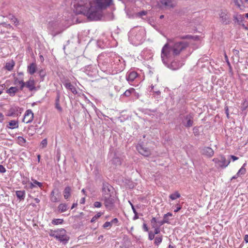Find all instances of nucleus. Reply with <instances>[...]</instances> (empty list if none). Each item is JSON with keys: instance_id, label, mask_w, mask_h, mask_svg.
I'll return each instance as SVG.
<instances>
[{"instance_id": "nucleus-16", "label": "nucleus", "mask_w": 248, "mask_h": 248, "mask_svg": "<svg viewBox=\"0 0 248 248\" xmlns=\"http://www.w3.org/2000/svg\"><path fill=\"white\" fill-rule=\"evenodd\" d=\"M214 153L213 150L210 147H205L202 150V154L208 157H211L213 156Z\"/></svg>"}, {"instance_id": "nucleus-46", "label": "nucleus", "mask_w": 248, "mask_h": 248, "mask_svg": "<svg viewBox=\"0 0 248 248\" xmlns=\"http://www.w3.org/2000/svg\"><path fill=\"white\" fill-rule=\"evenodd\" d=\"M32 181H33V183L34 184L37 185L39 187H41L43 186L42 183L38 182L36 180H34L32 179Z\"/></svg>"}, {"instance_id": "nucleus-17", "label": "nucleus", "mask_w": 248, "mask_h": 248, "mask_svg": "<svg viewBox=\"0 0 248 248\" xmlns=\"http://www.w3.org/2000/svg\"><path fill=\"white\" fill-rule=\"evenodd\" d=\"M137 76L138 74L137 72L135 71H131L127 73L126 78L128 81L133 82Z\"/></svg>"}, {"instance_id": "nucleus-61", "label": "nucleus", "mask_w": 248, "mask_h": 248, "mask_svg": "<svg viewBox=\"0 0 248 248\" xmlns=\"http://www.w3.org/2000/svg\"><path fill=\"white\" fill-rule=\"evenodd\" d=\"M244 240L246 243H248V234H246L244 236Z\"/></svg>"}, {"instance_id": "nucleus-12", "label": "nucleus", "mask_w": 248, "mask_h": 248, "mask_svg": "<svg viewBox=\"0 0 248 248\" xmlns=\"http://www.w3.org/2000/svg\"><path fill=\"white\" fill-rule=\"evenodd\" d=\"M25 87H27L30 91H36L35 81L33 78L31 77L28 81L24 82Z\"/></svg>"}, {"instance_id": "nucleus-38", "label": "nucleus", "mask_w": 248, "mask_h": 248, "mask_svg": "<svg viewBox=\"0 0 248 248\" xmlns=\"http://www.w3.org/2000/svg\"><path fill=\"white\" fill-rule=\"evenodd\" d=\"M172 214L170 213H168L163 216V220L167 221V223H170L169 217H172Z\"/></svg>"}, {"instance_id": "nucleus-6", "label": "nucleus", "mask_w": 248, "mask_h": 248, "mask_svg": "<svg viewBox=\"0 0 248 248\" xmlns=\"http://www.w3.org/2000/svg\"><path fill=\"white\" fill-rule=\"evenodd\" d=\"M65 229L61 228L58 229L56 239L63 244H66L69 240V237L66 235Z\"/></svg>"}, {"instance_id": "nucleus-62", "label": "nucleus", "mask_w": 248, "mask_h": 248, "mask_svg": "<svg viewBox=\"0 0 248 248\" xmlns=\"http://www.w3.org/2000/svg\"><path fill=\"white\" fill-rule=\"evenodd\" d=\"M134 214H135V216H134L133 219V220H136L139 218V217L138 215V213H134Z\"/></svg>"}, {"instance_id": "nucleus-45", "label": "nucleus", "mask_w": 248, "mask_h": 248, "mask_svg": "<svg viewBox=\"0 0 248 248\" xmlns=\"http://www.w3.org/2000/svg\"><path fill=\"white\" fill-rule=\"evenodd\" d=\"M111 226H112L111 223L110 222L107 221V222H106L104 224L103 227L104 228H106L107 227H111Z\"/></svg>"}, {"instance_id": "nucleus-8", "label": "nucleus", "mask_w": 248, "mask_h": 248, "mask_svg": "<svg viewBox=\"0 0 248 248\" xmlns=\"http://www.w3.org/2000/svg\"><path fill=\"white\" fill-rule=\"evenodd\" d=\"M171 59H168L167 60V64H165L166 66H167L170 69H171L172 70H176L180 68H181L182 65L184 64L183 63L180 62L178 60H174L170 63H169V60H170Z\"/></svg>"}, {"instance_id": "nucleus-24", "label": "nucleus", "mask_w": 248, "mask_h": 248, "mask_svg": "<svg viewBox=\"0 0 248 248\" xmlns=\"http://www.w3.org/2000/svg\"><path fill=\"white\" fill-rule=\"evenodd\" d=\"M36 70V65L35 63H31L28 66V72L31 74L33 75Z\"/></svg>"}, {"instance_id": "nucleus-26", "label": "nucleus", "mask_w": 248, "mask_h": 248, "mask_svg": "<svg viewBox=\"0 0 248 248\" xmlns=\"http://www.w3.org/2000/svg\"><path fill=\"white\" fill-rule=\"evenodd\" d=\"M58 208L60 213L64 212L68 209V205L66 203H61L58 206Z\"/></svg>"}, {"instance_id": "nucleus-50", "label": "nucleus", "mask_w": 248, "mask_h": 248, "mask_svg": "<svg viewBox=\"0 0 248 248\" xmlns=\"http://www.w3.org/2000/svg\"><path fill=\"white\" fill-rule=\"evenodd\" d=\"M6 171L5 168L1 165H0V172L4 173Z\"/></svg>"}, {"instance_id": "nucleus-14", "label": "nucleus", "mask_w": 248, "mask_h": 248, "mask_svg": "<svg viewBox=\"0 0 248 248\" xmlns=\"http://www.w3.org/2000/svg\"><path fill=\"white\" fill-rule=\"evenodd\" d=\"M33 118V113L31 110H27L24 115L23 121L26 123H29L32 121Z\"/></svg>"}, {"instance_id": "nucleus-20", "label": "nucleus", "mask_w": 248, "mask_h": 248, "mask_svg": "<svg viewBox=\"0 0 248 248\" xmlns=\"http://www.w3.org/2000/svg\"><path fill=\"white\" fill-rule=\"evenodd\" d=\"M61 95L59 91L57 92V95L55 99V108L59 111H62V108L60 104V99Z\"/></svg>"}, {"instance_id": "nucleus-36", "label": "nucleus", "mask_w": 248, "mask_h": 248, "mask_svg": "<svg viewBox=\"0 0 248 248\" xmlns=\"http://www.w3.org/2000/svg\"><path fill=\"white\" fill-rule=\"evenodd\" d=\"M103 213L98 212L97 214H96L94 217H93L91 220V222H93L95 221L99 217H100L102 215Z\"/></svg>"}, {"instance_id": "nucleus-43", "label": "nucleus", "mask_w": 248, "mask_h": 248, "mask_svg": "<svg viewBox=\"0 0 248 248\" xmlns=\"http://www.w3.org/2000/svg\"><path fill=\"white\" fill-rule=\"evenodd\" d=\"M102 203L99 202H95L93 203V206L95 208H100L102 206Z\"/></svg>"}, {"instance_id": "nucleus-11", "label": "nucleus", "mask_w": 248, "mask_h": 248, "mask_svg": "<svg viewBox=\"0 0 248 248\" xmlns=\"http://www.w3.org/2000/svg\"><path fill=\"white\" fill-rule=\"evenodd\" d=\"M137 149L140 154L144 156H148L151 154L150 149L145 147L143 145H138L137 146Z\"/></svg>"}, {"instance_id": "nucleus-41", "label": "nucleus", "mask_w": 248, "mask_h": 248, "mask_svg": "<svg viewBox=\"0 0 248 248\" xmlns=\"http://www.w3.org/2000/svg\"><path fill=\"white\" fill-rule=\"evenodd\" d=\"M193 37L190 35H183L180 37L181 39H193Z\"/></svg>"}, {"instance_id": "nucleus-32", "label": "nucleus", "mask_w": 248, "mask_h": 248, "mask_svg": "<svg viewBox=\"0 0 248 248\" xmlns=\"http://www.w3.org/2000/svg\"><path fill=\"white\" fill-rule=\"evenodd\" d=\"M181 196L180 194L178 193V192L176 191L174 193L170 194L169 196L171 200H174L177 198H180Z\"/></svg>"}, {"instance_id": "nucleus-44", "label": "nucleus", "mask_w": 248, "mask_h": 248, "mask_svg": "<svg viewBox=\"0 0 248 248\" xmlns=\"http://www.w3.org/2000/svg\"><path fill=\"white\" fill-rule=\"evenodd\" d=\"M155 234L152 232H149L148 238L150 240H152L155 238Z\"/></svg>"}, {"instance_id": "nucleus-40", "label": "nucleus", "mask_w": 248, "mask_h": 248, "mask_svg": "<svg viewBox=\"0 0 248 248\" xmlns=\"http://www.w3.org/2000/svg\"><path fill=\"white\" fill-rule=\"evenodd\" d=\"M58 229L56 230H50L49 232V234L50 236L56 238Z\"/></svg>"}, {"instance_id": "nucleus-58", "label": "nucleus", "mask_w": 248, "mask_h": 248, "mask_svg": "<svg viewBox=\"0 0 248 248\" xmlns=\"http://www.w3.org/2000/svg\"><path fill=\"white\" fill-rule=\"evenodd\" d=\"M34 187H35V185H34L33 183L31 182V183H29V187L30 188L32 189V188H33Z\"/></svg>"}, {"instance_id": "nucleus-35", "label": "nucleus", "mask_w": 248, "mask_h": 248, "mask_svg": "<svg viewBox=\"0 0 248 248\" xmlns=\"http://www.w3.org/2000/svg\"><path fill=\"white\" fill-rule=\"evenodd\" d=\"M135 92V90L134 88H130L128 90H127L123 94L124 95L128 97L132 93H134Z\"/></svg>"}, {"instance_id": "nucleus-3", "label": "nucleus", "mask_w": 248, "mask_h": 248, "mask_svg": "<svg viewBox=\"0 0 248 248\" xmlns=\"http://www.w3.org/2000/svg\"><path fill=\"white\" fill-rule=\"evenodd\" d=\"M128 36L130 43L135 46H138L145 40V31L143 28H134L130 30Z\"/></svg>"}, {"instance_id": "nucleus-42", "label": "nucleus", "mask_w": 248, "mask_h": 248, "mask_svg": "<svg viewBox=\"0 0 248 248\" xmlns=\"http://www.w3.org/2000/svg\"><path fill=\"white\" fill-rule=\"evenodd\" d=\"M47 144V140L46 139H45L42 140L41 143V146L42 148H45Z\"/></svg>"}, {"instance_id": "nucleus-22", "label": "nucleus", "mask_w": 248, "mask_h": 248, "mask_svg": "<svg viewBox=\"0 0 248 248\" xmlns=\"http://www.w3.org/2000/svg\"><path fill=\"white\" fill-rule=\"evenodd\" d=\"M71 188L69 186L65 187L63 191V196L65 199L68 200L71 197Z\"/></svg>"}, {"instance_id": "nucleus-2", "label": "nucleus", "mask_w": 248, "mask_h": 248, "mask_svg": "<svg viewBox=\"0 0 248 248\" xmlns=\"http://www.w3.org/2000/svg\"><path fill=\"white\" fill-rule=\"evenodd\" d=\"M189 46L186 41H173L170 40L162 48L161 57L164 64H167V60L179 55L182 51L186 49Z\"/></svg>"}, {"instance_id": "nucleus-56", "label": "nucleus", "mask_w": 248, "mask_h": 248, "mask_svg": "<svg viewBox=\"0 0 248 248\" xmlns=\"http://www.w3.org/2000/svg\"><path fill=\"white\" fill-rule=\"evenodd\" d=\"M157 220L155 218V217H153L152 218V219L151 220V224H153V223H157Z\"/></svg>"}, {"instance_id": "nucleus-54", "label": "nucleus", "mask_w": 248, "mask_h": 248, "mask_svg": "<svg viewBox=\"0 0 248 248\" xmlns=\"http://www.w3.org/2000/svg\"><path fill=\"white\" fill-rule=\"evenodd\" d=\"M4 119V116L3 114L0 112V123H2Z\"/></svg>"}, {"instance_id": "nucleus-1", "label": "nucleus", "mask_w": 248, "mask_h": 248, "mask_svg": "<svg viewBox=\"0 0 248 248\" xmlns=\"http://www.w3.org/2000/svg\"><path fill=\"white\" fill-rule=\"evenodd\" d=\"M112 2V0H74V11L94 19L97 11L109 6Z\"/></svg>"}, {"instance_id": "nucleus-19", "label": "nucleus", "mask_w": 248, "mask_h": 248, "mask_svg": "<svg viewBox=\"0 0 248 248\" xmlns=\"http://www.w3.org/2000/svg\"><path fill=\"white\" fill-rule=\"evenodd\" d=\"M19 88L17 87H11L9 89L7 90L6 93H8L10 96L13 97L15 95L16 93L18 92Z\"/></svg>"}, {"instance_id": "nucleus-31", "label": "nucleus", "mask_w": 248, "mask_h": 248, "mask_svg": "<svg viewBox=\"0 0 248 248\" xmlns=\"http://www.w3.org/2000/svg\"><path fill=\"white\" fill-rule=\"evenodd\" d=\"M18 143L21 146H24L26 142V140L23 137L18 136L17 137Z\"/></svg>"}, {"instance_id": "nucleus-27", "label": "nucleus", "mask_w": 248, "mask_h": 248, "mask_svg": "<svg viewBox=\"0 0 248 248\" xmlns=\"http://www.w3.org/2000/svg\"><path fill=\"white\" fill-rule=\"evenodd\" d=\"M246 165V163H244L242 167L240 169V170L237 172V175H239L241 176V175H244L246 172V169L245 168Z\"/></svg>"}, {"instance_id": "nucleus-53", "label": "nucleus", "mask_w": 248, "mask_h": 248, "mask_svg": "<svg viewBox=\"0 0 248 248\" xmlns=\"http://www.w3.org/2000/svg\"><path fill=\"white\" fill-rule=\"evenodd\" d=\"M143 229L145 232H148V228L145 223H143Z\"/></svg>"}, {"instance_id": "nucleus-7", "label": "nucleus", "mask_w": 248, "mask_h": 248, "mask_svg": "<svg viewBox=\"0 0 248 248\" xmlns=\"http://www.w3.org/2000/svg\"><path fill=\"white\" fill-rule=\"evenodd\" d=\"M213 161L215 162L216 166L222 168H225L230 163V160L227 161L223 155L220 156L219 158H214Z\"/></svg>"}, {"instance_id": "nucleus-15", "label": "nucleus", "mask_w": 248, "mask_h": 248, "mask_svg": "<svg viewBox=\"0 0 248 248\" xmlns=\"http://www.w3.org/2000/svg\"><path fill=\"white\" fill-rule=\"evenodd\" d=\"M19 109V107L17 106H12L7 111L6 115L9 117L16 116L17 115V112Z\"/></svg>"}, {"instance_id": "nucleus-18", "label": "nucleus", "mask_w": 248, "mask_h": 248, "mask_svg": "<svg viewBox=\"0 0 248 248\" xmlns=\"http://www.w3.org/2000/svg\"><path fill=\"white\" fill-rule=\"evenodd\" d=\"M64 85L66 89L70 90L73 94H77L78 93L76 87L70 82H66L64 84Z\"/></svg>"}, {"instance_id": "nucleus-59", "label": "nucleus", "mask_w": 248, "mask_h": 248, "mask_svg": "<svg viewBox=\"0 0 248 248\" xmlns=\"http://www.w3.org/2000/svg\"><path fill=\"white\" fill-rule=\"evenodd\" d=\"M130 204L131 205V207H132V210H133L134 213H137L136 210V209H135V207H134V206L130 202Z\"/></svg>"}, {"instance_id": "nucleus-33", "label": "nucleus", "mask_w": 248, "mask_h": 248, "mask_svg": "<svg viewBox=\"0 0 248 248\" xmlns=\"http://www.w3.org/2000/svg\"><path fill=\"white\" fill-rule=\"evenodd\" d=\"M162 241V236H157L155 237L154 244L155 245L158 246Z\"/></svg>"}, {"instance_id": "nucleus-47", "label": "nucleus", "mask_w": 248, "mask_h": 248, "mask_svg": "<svg viewBox=\"0 0 248 248\" xmlns=\"http://www.w3.org/2000/svg\"><path fill=\"white\" fill-rule=\"evenodd\" d=\"M224 57H225V61L227 63V65L229 66L230 68H231V64H230V62H229L228 57L225 53L224 54Z\"/></svg>"}, {"instance_id": "nucleus-13", "label": "nucleus", "mask_w": 248, "mask_h": 248, "mask_svg": "<svg viewBox=\"0 0 248 248\" xmlns=\"http://www.w3.org/2000/svg\"><path fill=\"white\" fill-rule=\"evenodd\" d=\"M160 2L166 9L173 8L176 4L175 2L172 0H161Z\"/></svg>"}, {"instance_id": "nucleus-48", "label": "nucleus", "mask_w": 248, "mask_h": 248, "mask_svg": "<svg viewBox=\"0 0 248 248\" xmlns=\"http://www.w3.org/2000/svg\"><path fill=\"white\" fill-rule=\"evenodd\" d=\"M34 127L33 126H31L29 128V130L28 131V132L29 133V135H33L34 133V132H33V131H31V132H30L29 131L31 130V131H32V130H34Z\"/></svg>"}, {"instance_id": "nucleus-52", "label": "nucleus", "mask_w": 248, "mask_h": 248, "mask_svg": "<svg viewBox=\"0 0 248 248\" xmlns=\"http://www.w3.org/2000/svg\"><path fill=\"white\" fill-rule=\"evenodd\" d=\"M160 232V229L159 227H157L155 228V232L154 234H157Z\"/></svg>"}, {"instance_id": "nucleus-28", "label": "nucleus", "mask_w": 248, "mask_h": 248, "mask_svg": "<svg viewBox=\"0 0 248 248\" xmlns=\"http://www.w3.org/2000/svg\"><path fill=\"white\" fill-rule=\"evenodd\" d=\"M234 21L235 22H237L238 24H240V23L243 20V17L241 15H235L233 16Z\"/></svg>"}, {"instance_id": "nucleus-57", "label": "nucleus", "mask_w": 248, "mask_h": 248, "mask_svg": "<svg viewBox=\"0 0 248 248\" xmlns=\"http://www.w3.org/2000/svg\"><path fill=\"white\" fill-rule=\"evenodd\" d=\"M230 157L232 159V160L234 161H235L236 160H237L238 159V157L234 156V155H230Z\"/></svg>"}, {"instance_id": "nucleus-4", "label": "nucleus", "mask_w": 248, "mask_h": 248, "mask_svg": "<svg viewBox=\"0 0 248 248\" xmlns=\"http://www.w3.org/2000/svg\"><path fill=\"white\" fill-rule=\"evenodd\" d=\"M101 200L104 202V204L107 210H111L114 208V203L116 201L115 195L102 196Z\"/></svg>"}, {"instance_id": "nucleus-5", "label": "nucleus", "mask_w": 248, "mask_h": 248, "mask_svg": "<svg viewBox=\"0 0 248 248\" xmlns=\"http://www.w3.org/2000/svg\"><path fill=\"white\" fill-rule=\"evenodd\" d=\"M180 119L181 120L182 124L186 128H189L194 124V114L189 113L186 115H180Z\"/></svg>"}, {"instance_id": "nucleus-34", "label": "nucleus", "mask_w": 248, "mask_h": 248, "mask_svg": "<svg viewBox=\"0 0 248 248\" xmlns=\"http://www.w3.org/2000/svg\"><path fill=\"white\" fill-rule=\"evenodd\" d=\"M63 222V219L57 218V219H53L52 220V224L55 225L62 224Z\"/></svg>"}, {"instance_id": "nucleus-37", "label": "nucleus", "mask_w": 248, "mask_h": 248, "mask_svg": "<svg viewBox=\"0 0 248 248\" xmlns=\"http://www.w3.org/2000/svg\"><path fill=\"white\" fill-rule=\"evenodd\" d=\"M9 18L16 25H17L18 21L13 15H10Z\"/></svg>"}, {"instance_id": "nucleus-25", "label": "nucleus", "mask_w": 248, "mask_h": 248, "mask_svg": "<svg viewBox=\"0 0 248 248\" xmlns=\"http://www.w3.org/2000/svg\"><path fill=\"white\" fill-rule=\"evenodd\" d=\"M7 127L10 129H14L18 127V122L16 120H12L9 122Z\"/></svg>"}, {"instance_id": "nucleus-23", "label": "nucleus", "mask_w": 248, "mask_h": 248, "mask_svg": "<svg viewBox=\"0 0 248 248\" xmlns=\"http://www.w3.org/2000/svg\"><path fill=\"white\" fill-rule=\"evenodd\" d=\"M16 193L17 198L20 201H22L25 199L26 195L25 190H17L16 191Z\"/></svg>"}, {"instance_id": "nucleus-10", "label": "nucleus", "mask_w": 248, "mask_h": 248, "mask_svg": "<svg viewBox=\"0 0 248 248\" xmlns=\"http://www.w3.org/2000/svg\"><path fill=\"white\" fill-rule=\"evenodd\" d=\"M219 16L222 23L225 25L230 24L231 22L230 18L226 10H220L219 13Z\"/></svg>"}, {"instance_id": "nucleus-64", "label": "nucleus", "mask_w": 248, "mask_h": 248, "mask_svg": "<svg viewBox=\"0 0 248 248\" xmlns=\"http://www.w3.org/2000/svg\"><path fill=\"white\" fill-rule=\"evenodd\" d=\"M181 209V207L180 206H178L176 209L174 210L175 212H177Z\"/></svg>"}, {"instance_id": "nucleus-55", "label": "nucleus", "mask_w": 248, "mask_h": 248, "mask_svg": "<svg viewBox=\"0 0 248 248\" xmlns=\"http://www.w3.org/2000/svg\"><path fill=\"white\" fill-rule=\"evenodd\" d=\"M118 222V220L117 218H115L114 219H113L110 222L111 223V224H113V223H117Z\"/></svg>"}, {"instance_id": "nucleus-63", "label": "nucleus", "mask_w": 248, "mask_h": 248, "mask_svg": "<svg viewBox=\"0 0 248 248\" xmlns=\"http://www.w3.org/2000/svg\"><path fill=\"white\" fill-rule=\"evenodd\" d=\"M233 53L235 55H238L239 52V51L236 49H233Z\"/></svg>"}, {"instance_id": "nucleus-51", "label": "nucleus", "mask_w": 248, "mask_h": 248, "mask_svg": "<svg viewBox=\"0 0 248 248\" xmlns=\"http://www.w3.org/2000/svg\"><path fill=\"white\" fill-rule=\"evenodd\" d=\"M157 223H158V224L159 225L158 227H159L160 226H161V225H163L164 224L167 223V221L163 220V219L162 220L157 221Z\"/></svg>"}, {"instance_id": "nucleus-39", "label": "nucleus", "mask_w": 248, "mask_h": 248, "mask_svg": "<svg viewBox=\"0 0 248 248\" xmlns=\"http://www.w3.org/2000/svg\"><path fill=\"white\" fill-rule=\"evenodd\" d=\"M14 66V63L11 62H7L6 64L5 68L8 71H11L13 69Z\"/></svg>"}, {"instance_id": "nucleus-30", "label": "nucleus", "mask_w": 248, "mask_h": 248, "mask_svg": "<svg viewBox=\"0 0 248 248\" xmlns=\"http://www.w3.org/2000/svg\"><path fill=\"white\" fill-rule=\"evenodd\" d=\"M50 200L53 202H57L60 201L59 198H58L54 194V192L52 191L50 194Z\"/></svg>"}, {"instance_id": "nucleus-9", "label": "nucleus", "mask_w": 248, "mask_h": 248, "mask_svg": "<svg viewBox=\"0 0 248 248\" xmlns=\"http://www.w3.org/2000/svg\"><path fill=\"white\" fill-rule=\"evenodd\" d=\"M109 195H115L114 188L108 183H104L102 188V196Z\"/></svg>"}, {"instance_id": "nucleus-29", "label": "nucleus", "mask_w": 248, "mask_h": 248, "mask_svg": "<svg viewBox=\"0 0 248 248\" xmlns=\"http://www.w3.org/2000/svg\"><path fill=\"white\" fill-rule=\"evenodd\" d=\"M111 162L116 166H119L121 164V160L118 157H113V158L111 160Z\"/></svg>"}, {"instance_id": "nucleus-60", "label": "nucleus", "mask_w": 248, "mask_h": 248, "mask_svg": "<svg viewBox=\"0 0 248 248\" xmlns=\"http://www.w3.org/2000/svg\"><path fill=\"white\" fill-rule=\"evenodd\" d=\"M239 176H240L239 175H237V173L235 175H234L233 176H232V177L231 180H232L233 179H235L237 178Z\"/></svg>"}, {"instance_id": "nucleus-49", "label": "nucleus", "mask_w": 248, "mask_h": 248, "mask_svg": "<svg viewBox=\"0 0 248 248\" xmlns=\"http://www.w3.org/2000/svg\"><path fill=\"white\" fill-rule=\"evenodd\" d=\"M146 14H147V12L145 11H142L138 13V15L140 16H145Z\"/></svg>"}, {"instance_id": "nucleus-21", "label": "nucleus", "mask_w": 248, "mask_h": 248, "mask_svg": "<svg viewBox=\"0 0 248 248\" xmlns=\"http://www.w3.org/2000/svg\"><path fill=\"white\" fill-rule=\"evenodd\" d=\"M14 83L15 85H20L19 90L22 91L25 87L24 81L23 79H19L17 78H14Z\"/></svg>"}]
</instances>
